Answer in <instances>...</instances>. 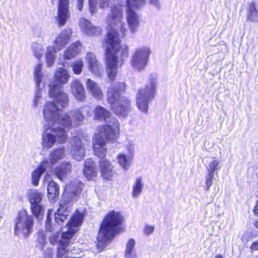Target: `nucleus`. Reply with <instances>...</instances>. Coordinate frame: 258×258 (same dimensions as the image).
I'll return each instance as SVG.
<instances>
[{
  "mask_svg": "<svg viewBox=\"0 0 258 258\" xmlns=\"http://www.w3.org/2000/svg\"><path fill=\"white\" fill-rule=\"evenodd\" d=\"M43 133L41 145L43 148L49 149L55 143H64L68 138L66 131L72 124L67 113H60L54 101H47L43 107Z\"/></svg>",
  "mask_w": 258,
  "mask_h": 258,
  "instance_id": "1",
  "label": "nucleus"
},
{
  "mask_svg": "<svg viewBox=\"0 0 258 258\" xmlns=\"http://www.w3.org/2000/svg\"><path fill=\"white\" fill-rule=\"evenodd\" d=\"M94 113L96 119L105 121L107 123L98 127V133L95 134L93 140V146L95 154L99 157H102L105 154L106 149L104 146L106 145V140L113 143L118 139L119 123L110 112L102 106H97Z\"/></svg>",
  "mask_w": 258,
  "mask_h": 258,
  "instance_id": "2",
  "label": "nucleus"
},
{
  "mask_svg": "<svg viewBox=\"0 0 258 258\" xmlns=\"http://www.w3.org/2000/svg\"><path fill=\"white\" fill-rule=\"evenodd\" d=\"M120 40L117 30L108 31L104 46L105 48L106 70L108 78L114 79L117 73V68L121 66L128 55V47L126 45H120Z\"/></svg>",
  "mask_w": 258,
  "mask_h": 258,
  "instance_id": "3",
  "label": "nucleus"
},
{
  "mask_svg": "<svg viewBox=\"0 0 258 258\" xmlns=\"http://www.w3.org/2000/svg\"><path fill=\"white\" fill-rule=\"evenodd\" d=\"M122 221V217L119 212L111 211L107 213L100 225L97 237L98 249L102 250L105 244L119 232Z\"/></svg>",
  "mask_w": 258,
  "mask_h": 258,
  "instance_id": "4",
  "label": "nucleus"
},
{
  "mask_svg": "<svg viewBox=\"0 0 258 258\" xmlns=\"http://www.w3.org/2000/svg\"><path fill=\"white\" fill-rule=\"evenodd\" d=\"M125 89L124 83H114L108 88L107 93V101L111 109L114 114L121 117H126L131 110L130 101L121 95Z\"/></svg>",
  "mask_w": 258,
  "mask_h": 258,
  "instance_id": "5",
  "label": "nucleus"
},
{
  "mask_svg": "<svg viewBox=\"0 0 258 258\" xmlns=\"http://www.w3.org/2000/svg\"><path fill=\"white\" fill-rule=\"evenodd\" d=\"M82 183L78 180L71 182L66 185L63 194V200L61 201L59 208L54 213L55 221L60 224L63 222L69 215L71 209L70 201H76L81 193Z\"/></svg>",
  "mask_w": 258,
  "mask_h": 258,
  "instance_id": "6",
  "label": "nucleus"
},
{
  "mask_svg": "<svg viewBox=\"0 0 258 258\" xmlns=\"http://www.w3.org/2000/svg\"><path fill=\"white\" fill-rule=\"evenodd\" d=\"M157 76H150L149 82L141 88L136 95V103L138 109L146 113L148 110L149 104L153 100L157 88Z\"/></svg>",
  "mask_w": 258,
  "mask_h": 258,
  "instance_id": "7",
  "label": "nucleus"
},
{
  "mask_svg": "<svg viewBox=\"0 0 258 258\" xmlns=\"http://www.w3.org/2000/svg\"><path fill=\"white\" fill-rule=\"evenodd\" d=\"M34 216L26 210L20 211L15 221L14 234L24 239L28 238L32 233L34 226Z\"/></svg>",
  "mask_w": 258,
  "mask_h": 258,
  "instance_id": "8",
  "label": "nucleus"
},
{
  "mask_svg": "<svg viewBox=\"0 0 258 258\" xmlns=\"http://www.w3.org/2000/svg\"><path fill=\"white\" fill-rule=\"evenodd\" d=\"M123 8L120 4H117L110 7L109 12L105 19L106 23L112 28H118L123 35L126 32L125 24L122 23Z\"/></svg>",
  "mask_w": 258,
  "mask_h": 258,
  "instance_id": "9",
  "label": "nucleus"
},
{
  "mask_svg": "<svg viewBox=\"0 0 258 258\" xmlns=\"http://www.w3.org/2000/svg\"><path fill=\"white\" fill-rule=\"evenodd\" d=\"M84 218L83 215L78 212V211L75 212V213L73 215L72 217L71 218L70 221L67 225V231L66 232H63L62 233V235L61 237V239L58 240L59 239V233L58 232H55L51 234L49 237V241L50 242L54 245L55 244L58 242V247H59V243L62 240V234L64 233L70 232V231H72L71 229H76L75 232H73V235L69 239V243L68 245L66 246V250L67 254L69 253V248H68L69 245L70 243V239L73 237L74 234L78 231V227L80 226L82 223Z\"/></svg>",
  "mask_w": 258,
  "mask_h": 258,
  "instance_id": "10",
  "label": "nucleus"
},
{
  "mask_svg": "<svg viewBox=\"0 0 258 258\" xmlns=\"http://www.w3.org/2000/svg\"><path fill=\"white\" fill-rule=\"evenodd\" d=\"M43 194L36 190H31L28 192V200L30 204V209L32 215L37 220L43 219L44 215V207L41 204Z\"/></svg>",
  "mask_w": 258,
  "mask_h": 258,
  "instance_id": "11",
  "label": "nucleus"
},
{
  "mask_svg": "<svg viewBox=\"0 0 258 258\" xmlns=\"http://www.w3.org/2000/svg\"><path fill=\"white\" fill-rule=\"evenodd\" d=\"M150 54L151 50L148 47L137 49L131 57V63L132 67L139 71L143 70L148 64Z\"/></svg>",
  "mask_w": 258,
  "mask_h": 258,
  "instance_id": "12",
  "label": "nucleus"
},
{
  "mask_svg": "<svg viewBox=\"0 0 258 258\" xmlns=\"http://www.w3.org/2000/svg\"><path fill=\"white\" fill-rule=\"evenodd\" d=\"M42 64L39 63L34 69V76L35 83L36 91L33 99L32 106L34 108H38L42 104V91L40 89V83H42L44 76L42 72Z\"/></svg>",
  "mask_w": 258,
  "mask_h": 258,
  "instance_id": "13",
  "label": "nucleus"
},
{
  "mask_svg": "<svg viewBox=\"0 0 258 258\" xmlns=\"http://www.w3.org/2000/svg\"><path fill=\"white\" fill-rule=\"evenodd\" d=\"M49 95L61 107H66L68 105V95L63 92L62 87L60 84H55V83H53L49 85Z\"/></svg>",
  "mask_w": 258,
  "mask_h": 258,
  "instance_id": "14",
  "label": "nucleus"
},
{
  "mask_svg": "<svg viewBox=\"0 0 258 258\" xmlns=\"http://www.w3.org/2000/svg\"><path fill=\"white\" fill-rule=\"evenodd\" d=\"M71 154L73 159L80 161L85 156L86 149L82 140L78 136L73 137L70 141Z\"/></svg>",
  "mask_w": 258,
  "mask_h": 258,
  "instance_id": "15",
  "label": "nucleus"
},
{
  "mask_svg": "<svg viewBox=\"0 0 258 258\" xmlns=\"http://www.w3.org/2000/svg\"><path fill=\"white\" fill-rule=\"evenodd\" d=\"M70 0H58L56 21L59 26H64L70 17Z\"/></svg>",
  "mask_w": 258,
  "mask_h": 258,
  "instance_id": "16",
  "label": "nucleus"
},
{
  "mask_svg": "<svg viewBox=\"0 0 258 258\" xmlns=\"http://www.w3.org/2000/svg\"><path fill=\"white\" fill-rule=\"evenodd\" d=\"M58 109L60 110V113H66V112H63L62 110L58 108ZM90 108L88 106H83L82 107H80L79 108H77L74 110H72L70 111V114L72 115V119H71V117H70L71 121L72 124L71 126L67 128H69L71 127L73 124L74 126H76L78 125H79L81 124V123L82 122V121L84 119V113L86 114L87 115H90ZM67 114L69 115V114L67 113Z\"/></svg>",
  "mask_w": 258,
  "mask_h": 258,
  "instance_id": "17",
  "label": "nucleus"
},
{
  "mask_svg": "<svg viewBox=\"0 0 258 258\" xmlns=\"http://www.w3.org/2000/svg\"><path fill=\"white\" fill-rule=\"evenodd\" d=\"M72 34V30L70 28H66L61 31L55 37L52 46L55 51H60L68 43Z\"/></svg>",
  "mask_w": 258,
  "mask_h": 258,
  "instance_id": "18",
  "label": "nucleus"
},
{
  "mask_svg": "<svg viewBox=\"0 0 258 258\" xmlns=\"http://www.w3.org/2000/svg\"><path fill=\"white\" fill-rule=\"evenodd\" d=\"M105 145L104 148L106 149V152L104 157H99L95 153H94V154L101 159L99 163V166L102 177L107 180H110L113 176V166L110 161L104 159L107 152V148H105ZM94 152H95L94 151Z\"/></svg>",
  "mask_w": 258,
  "mask_h": 258,
  "instance_id": "19",
  "label": "nucleus"
},
{
  "mask_svg": "<svg viewBox=\"0 0 258 258\" xmlns=\"http://www.w3.org/2000/svg\"><path fill=\"white\" fill-rule=\"evenodd\" d=\"M80 26L82 31L88 35L97 36L101 33L100 27L93 26L90 21L84 18L81 19Z\"/></svg>",
  "mask_w": 258,
  "mask_h": 258,
  "instance_id": "20",
  "label": "nucleus"
},
{
  "mask_svg": "<svg viewBox=\"0 0 258 258\" xmlns=\"http://www.w3.org/2000/svg\"><path fill=\"white\" fill-rule=\"evenodd\" d=\"M80 26L82 31L88 35L97 36L101 33L100 27L93 26L90 21L84 18L81 19Z\"/></svg>",
  "mask_w": 258,
  "mask_h": 258,
  "instance_id": "21",
  "label": "nucleus"
},
{
  "mask_svg": "<svg viewBox=\"0 0 258 258\" xmlns=\"http://www.w3.org/2000/svg\"><path fill=\"white\" fill-rule=\"evenodd\" d=\"M86 59L90 71L95 76H100L102 72L101 65L97 61L95 55L92 52H88Z\"/></svg>",
  "mask_w": 258,
  "mask_h": 258,
  "instance_id": "22",
  "label": "nucleus"
},
{
  "mask_svg": "<svg viewBox=\"0 0 258 258\" xmlns=\"http://www.w3.org/2000/svg\"><path fill=\"white\" fill-rule=\"evenodd\" d=\"M71 91L75 98L80 101L85 100V92L83 85L78 80H74L71 85Z\"/></svg>",
  "mask_w": 258,
  "mask_h": 258,
  "instance_id": "23",
  "label": "nucleus"
},
{
  "mask_svg": "<svg viewBox=\"0 0 258 258\" xmlns=\"http://www.w3.org/2000/svg\"><path fill=\"white\" fill-rule=\"evenodd\" d=\"M64 156L65 148L64 147L54 149L49 155V161H48V163L49 165L48 168L49 170H51L53 168L54 165Z\"/></svg>",
  "mask_w": 258,
  "mask_h": 258,
  "instance_id": "24",
  "label": "nucleus"
},
{
  "mask_svg": "<svg viewBox=\"0 0 258 258\" xmlns=\"http://www.w3.org/2000/svg\"><path fill=\"white\" fill-rule=\"evenodd\" d=\"M127 21L130 31L134 33L139 27V18L137 13L133 10L127 8Z\"/></svg>",
  "mask_w": 258,
  "mask_h": 258,
  "instance_id": "25",
  "label": "nucleus"
},
{
  "mask_svg": "<svg viewBox=\"0 0 258 258\" xmlns=\"http://www.w3.org/2000/svg\"><path fill=\"white\" fill-rule=\"evenodd\" d=\"M48 160L45 159L43 161L39 166L35 169L32 173V182L34 185L36 186L39 183V181L41 175L46 170H49Z\"/></svg>",
  "mask_w": 258,
  "mask_h": 258,
  "instance_id": "26",
  "label": "nucleus"
},
{
  "mask_svg": "<svg viewBox=\"0 0 258 258\" xmlns=\"http://www.w3.org/2000/svg\"><path fill=\"white\" fill-rule=\"evenodd\" d=\"M86 85L89 92L95 98L99 100L102 98L103 93L101 88L96 82L90 79H88L86 82Z\"/></svg>",
  "mask_w": 258,
  "mask_h": 258,
  "instance_id": "27",
  "label": "nucleus"
},
{
  "mask_svg": "<svg viewBox=\"0 0 258 258\" xmlns=\"http://www.w3.org/2000/svg\"><path fill=\"white\" fill-rule=\"evenodd\" d=\"M84 174L88 179H92L97 174L95 163L91 159H87L84 163Z\"/></svg>",
  "mask_w": 258,
  "mask_h": 258,
  "instance_id": "28",
  "label": "nucleus"
},
{
  "mask_svg": "<svg viewBox=\"0 0 258 258\" xmlns=\"http://www.w3.org/2000/svg\"><path fill=\"white\" fill-rule=\"evenodd\" d=\"M82 50V44L80 41H77L70 46L64 51V58L70 59L76 57Z\"/></svg>",
  "mask_w": 258,
  "mask_h": 258,
  "instance_id": "29",
  "label": "nucleus"
},
{
  "mask_svg": "<svg viewBox=\"0 0 258 258\" xmlns=\"http://www.w3.org/2000/svg\"><path fill=\"white\" fill-rule=\"evenodd\" d=\"M133 155L120 153L117 156V162L120 167L124 170L127 171L132 163Z\"/></svg>",
  "mask_w": 258,
  "mask_h": 258,
  "instance_id": "30",
  "label": "nucleus"
},
{
  "mask_svg": "<svg viewBox=\"0 0 258 258\" xmlns=\"http://www.w3.org/2000/svg\"><path fill=\"white\" fill-rule=\"evenodd\" d=\"M72 165L69 162H63L56 166L55 169L56 176L61 180H62L68 173L71 172Z\"/></svg>",
  "mask_w": 258,
  "mask_h": 258,
  "instance_id": "31",
  "label": "nucleus"
},
{
  "mask_svg": "<svg viewBox=\"0 0 258 258\" xmlns=\"http://www.w3.org/2000/svg\"><path fill=\"white\" fill-rule=\"evenodd\" d=\"M47 192L49 200L54 202L59 196V186L55 182L50 181L47 186Z\"/></svg>",
  "mask_w": 258,
  "mask_h": 258,
  "instance_id": "32",
  "label": "nucleus"
},
{
  "mask_svg": "<svg viewBox=\"0 0 258 258\" xmlns=\"http://www.w3.org/2000/svg\"><path fill=\"white\" fill-rule=\"evenodd\" d=\"M70 77L68 71L62 68H58L54 75L55 81L61 85L67 83Z\"/></svg>",
  "mask_w": 258,
  "mask_h": 258,
  "instance_id": "33",
  "label": "nucleus"
},
{
  "mask_svg": "<svg viewBox=\"0 0 258 258\" xmlns=\"http://www.w3.org/2000/svg\"><path fill=\"white\" fill-rule=\"evenodd\" d=\"M220 161L216 157H209L208 159L206 169L208 172L217 174L220 169Z\"/></svg>",
  "mask_w": 258,
  "mask_h": 258,
  "instance_id": "34",
  "label": "nucleus"
},
{
  "mask_svg": "<svg viewBox=\"0 0 258 258\" xmlns=\"http://www.w3.org/2000/svg\"><path fill=\"white\" fill-rule=\"evenodd\" d=\"M135 240L133 238H131L127 241L124 251L125 258H137L135 249Z\"/></svg>",
  "mask_w": 258,
  "mask_h": 258,
  "instance_id": "35",
  "label": "nucleus"
},
{
  "mask_svg": "<svg viewBox=\"0 0 258 258\" xmlns=\"http://www.w3.org/2000/svg\"><path fill=\"white\" fill-rule=\"evenodd\" d=\"M58 51H55L52 46L47 47L45 53V60L47 67L53 66L56 58L55 54Z\"/></svg>",
  "mask_w": 258,
  "mask_h": 258,
  "instance_id": "36",
  "label": "nucleus"
},
{
  "mask_svg": "<svg viewBox=\"0 0 258 258\" xmlns=\"http://www.w3.org/2000/svg\"><path fill=\"white\" fill-rule=\"evenodd\" d=\"M144 183L141 177L137 178L132 187V196L135 198L139 197L142 192Z\"/></svg>",
  "mask_w": 258,
  "mask_h": 258,
  "instance_id": "37",
  "label": "nucleus"
},
{
  "mask_svg": "<svg viewBox=\"0 0 258 258\" xmlns=\"http://www.w3.org/2000/svg\"><path fill=\"white\" fill-rule=\"evenodd\" d=\"M258 19V11H257L254 3L249 4L247 12V20L255 22Z\"/></svg>",
  "mask_w": 258,
  "mask_h": 258,
  "instance_id": "38",
  "label": "nucleus"
},
{
  "mask_svg": "<svg viewBox=\"0 0 258 258\" xmlns=\"http://www.w3.org/2000/svg\"><path fill=\"white\" fill-rule=\"evenodd\" d=\"M31 47L33 51V55L38 59L41 58L44 52L42 44L33 42L31 44Z\"/></svg>",
  "mask_w": 258,
  "mask_h": 258,
  "instance_id": "39",
  "label": "nucleus"
},
{
  "mask_svg": "<svg viewBox=\"0 0 258 258\" xmlns=\"http://www.w3.org/2000/svg\"><path fill=\"white\" fill-rule=\"evenodd\" d=\"M127 8H139L145 5L146 0H126Z\"/></svg>",
  "mask_w": 258,
  "mask_h": 258,
  "instance_id": "40",
  "label": "nucleus"
},
{
  "mask_svg": "<svg viewBox=\"0 0 258 258\" xmlns=\"http://www.w3.org/2000/svg\"><path fill=\"white\" fill-rule=\"evenodd\" d=\"M73 71L76 75H79L82 71L84 67V62L82 59H78L74 61L71 64Z\"/></svg>",
  "mask_w": 258,
  "mask_h": 258,
  "instance_id": "41",
  "label": "nucleus"
},
{
  "mask_svg": "<svg viewBox=\"0 0 258 258\" xmlns=\"http://www.w3.org/2000/svg\"><path fill=\"white\" fill-rule=\"evenodd\" d=\"M89 12L90 14L93 15L97 12V0H88Z\"/></svg>",
  "mask_w": 258,
  "mask_h": 258,
  "instance_id": "42",
  "label": "nucleus"
},
{
  "mask_svg": "<svg viewBox=\"0 0 258 258\" xmlns=\"http://www.w3.org/2000/svg\"><path fill=\"white\" fill-rule=\"evenodd\" d=\"M214 176V173L208 172V174L206 176V190H209L210 187L212 186Z\"/></svg>",
  "mask_w": 258,
  "mask_h": 258,
  "instance_id": "43",
  "label": "nucleus"
},
{
  "mask_svg": "<svg viewBox=\"0 0 258 258\" xmlns=\"http://www.w3.org/2000/svg\"><path fill=\"white\" fill-rule=\"evenodd\" d=\"M53 214V210H49L48 211L47 217H46V228L47 230L49 231H51V225H50V221H51V216Z\"/></svg>",
  "mask_w": 258,
  "mask_h": 258,
  "instance_id": "44",
  "label": "nucleus"
},
{
  "mask_svg": "<svg viewBox=\"0 0 258 258\" xmlns=\"http://www.w3.org/2000/svg\"><path fill=\"white\" fill-rule=\"evenodd\" d=\"M46 238L45 234L43 233H39L37 241L39 244H41V247L42 248L43 246H44L45 244L46 243Z\"/></svg>",
  "mask_w": 258,
  "mask_h": 258,
  "instance_id": "45",
  "label": "nucleus"
},
{
  "mask_svg": "<svg viewBox=\"0 0 258 258\" xmlns=\"http://www.w3.org/2000/svg\"><path fill=\"white\" fill-rule=\"evenodd\" d=\"M112 0H99V6L101 9H104L110 7L112 5Z\"/></svg>",
  "mask_w": 258,
  "mask_h": 258,
  "instance_id": "46",
  "label": "nucleus"
},
{
  "mask_svg": "<svg viewBox=\"0 0 258 258\" xmlns=\"http://www.w3.org/2000/svg\"><path fill=\"white\" fill-rule=\"evenodd\" d=\"M154 230V226L149 225H146L144 230V234L147 235H149L153 232Z\"/></svg>",
  "mask_w": 258,
  "mask_h": 258,
  "instance_id": "47",
  "label": "nucleus"
},
{
  "mask_svg": "<svg viewBox=\"0 0 258 258\" xmlns=\"http://www.w3.org/2000/svg\"><path fill=\"white\" fill-rule=\"evenodd\" d=\"M53 253L51 248H47L43 253V258H52Z\"/></svg>",
  "mask_w": 258,
  "mask_h": 258,
  "instance_id": "48",
  "label": "nucleus"
},
{
  "mask_svg": "<svg viewBox=\"0 0 258 258\" xmlns=\"http://www.w3.org/2000/svg\"><path fill=\"white\" fill-rule=\"evenodd\" d=\"M126 148L128 151V153L126 154H132V155L134 156V145L131 143H129L128 144L126 145Z\"/></svg>",
  "mask_w": 258,
  "mask_h": 258,
  "instance_id": "49",
  "label": "nucleus"
},
{
  "mask_svg": "<svg viewBox=\"0 0 258 258\" xmlns=\"http://www.w3.org/2000/svg\"><path fill=\"white\" fill-rule=\"evenodd\" d=\"M149 3L156 7L157 9H159L160 8L159 0H149Z\"/></svg>",
  "mask_w": 258,
  "mask_h": 258,
  "instance_id": "50",
  "label": "nucleus"
},
{
  "mask_svg": "<svg viewBox=\"0 0 258 258\" xmlns=\"http://www.w3.org/2000/svg\"><path fill=\"white\" fill-rule=\"evenodd\" d=\"M250 248L252 251L258 250V240L251 244Z\"/></svg>",
  "mask_w": 258,
  "mask_h": 258,
  "instance_id": "51",
  "label": "nucleus"
},
{
  "mask_svg": "<svg viewBox=\"0 0 258 258\" xmlns=\"http://www.w3.org/2000/svg\"><path fill=\"white\" fill-rule=\"evenodd\" d=\"M84 0H77V8L79 11H81L83 8V3Z\"/></svg>",
  "mask_w": 258,
  "mask_h": 258,
  "instance_id": "52",
  "label": "nucleus"
},
{
  "mask_svg": "<svg viewBox=\"0 0 258 258\" xmlns=\"http://www.w3.org/2000/svg\"><path fill=\"white\" fill-rule=\"evenodd\" d=\"M253 211L255 214H258V200L256 202Z\"/></svg>",
  "mask_w": 258,
  "mask_h": 258,
  "instance_id": "53",
  "label": "nucleus"
},
{
  "mask_svg": "<svg viewBox=\"0 0 258 258\" xmlns=\"http://www.w3.org/2000/svg\"><path fill=\"white\" fill-rule=\"evenodd\" d=\"M215 258H223V257L221 255L219 254V255H217L216 257Z\"/></svg>",
  "mask_w": 258,
  "mask_h": 258,
  "instance_id": "54",
  "label": "nucleus"
},
{
  "mask_svg": "<svg viewBox=\"0 0 258 258\" xmlns=\"http://www.w3.org/2000/svg\"><path fill=\"white\" fill-rule=\"evenodd\" d=\"M255 226L256 227V228H258V222H256V223L255 224Z\"/></svg>",
  "mask_w": 258,
  "mask_h": 258,
  "instance_id": "55",
  "label": "nucleus"
}]
</instances>
